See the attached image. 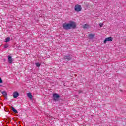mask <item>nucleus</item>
<instances>
[{
    "instance_id": "4",
    "label": "nucleus",
    "mask_w": 126,
    "mask_h": 126,
    "mask_svg": "<svg viewBox=\"0 0 126 126\" xmlns=\"http://www.w3.org/2000/svg\"><path fill=\"white\" fill-rule=\"evenodd\" d=\"M109 41H110V42H112V41H113V37H107V38H105L104 41V43L106 44V43H107V42H108Z\"/></svg>"
},
{
    "instance_id": "11",
    "label": "nucleus",
    "mask_w": 126,
    "mask_h": 126,
    "mask_svg": "<svg viewBox=\"0 0 126 126\" xmlns=\"http://www.w3.org/2000/svg\"><path fill=\"white\" fill-rule=\"evenodd\" d=\"M89 38L90 39H93V38H94V35L92 34H90L89 35Z\"/></svg>"
},
{
    "instance_id": "9",
    "label": "nucleus",
    "mask_w": 126,
    "mask_h": 126,
    "mask_svg": "<svg viewBox=\"0 0 126 126\" xmlns=\"http://www.w3.org/2000/svg\"><path fill=\"white\" fill-rule=\"evenodd\" d=\"M8 61L9 63H12V57L10 55L8 56Z\"/></svg>"
},
{
    "instance_id": "8",
    "label": "nucleus",
    "mask_w": 126,
    "mask_h": 126,
    "mask_svg": "<svg viewBox=\"0 0 126 126\" xmlns=\"http://www.w3.org/2000/svg\"><path fill=\"white\" fill-rule=\"evenodd\" d=\"M64 59L65 60H67V61H69V60H71L72 59V57L70 55H68V56L65 55Z\"/></svg>"
},
{
    "instance_id": "5",
    "label": "nucleus",
    "mask_w": 126,
    "mask_h": 126,
    "mask_svg": "<svg viewBox=\"0 0 126 126\" xmlns=\"http://www.w3.org/2000/svg\"><path fill=\"white\" fill-rule=\"evenodd\" d=\"M18 96H19V93H18V92H17V91L13 92V98H14L15 99H16V98H17Z\"/></svg>"
},
{
    "instance_id": "15",
    "label": "nucleus",
    "mask_w": 126,
    "mask_h": 126,
    "mask_svg": "<svg viewBox=\"0 0 126 126\" xmlns=\"http://www.w3.org/2000/svg\"><path fill=\"white\" fill-rule=\"evenodd\" d=\"M4 48H5V49H6V48H8V44H5V45H4Z\"/></svg>"
},
{
    "instance_id": "17",
    "label": "nucleus",
    "mask_w": 126,
    "mask_h": 126,
    "mask_svg": "<svg viewBox=\"0 0 126 126\" xmlns=\"http://www.w3.org/2000/svg\"><path fill=\"white\" fill-rule=\"evenodd\" d=\"M99 26H100V27H102L103 26V24L100 23V24H99Z\"/></svg>"
},
{
    "instance_id": "7",
    "label": "nucleus",
    "mask_w": 126,
    "mask_h": 126,
    "mask_svg": "<svg viewBox=\"0 0 126 126\" xmlns=\"http://www.w3.org/2000/svg\"><path fill=\"white\" fill-rule=\"evenodd\" d=\"M0 92H1L2 94H3L4 98L7 99V93H6V92L4 91L1 92V91H0Z\"/></svg>"
},
{
    "instance_id": "12",
    "label": "nucleus",
    "mask_w": 126,
    "mask_h": 126,
    "mask_svg": "<svg viewBox=\"0 0 126 126\" xmlns=\"http://www.w3.org/2000/svg\"><path fill=\"white\" fill-rule=\"evenodd\" d=\"M9 41H10V37H7V38H6L5 42L6 43H7L8 42H9Z\"/></svg>"
},
{
    "instance_id": "14",
    "label": "nucleus",
    "mask_w": 126,
    "mask_h": 126,
    "mask_svg": "<svg viewBox=\"0 0 126 126\" xmlns=\"http://www.w3.org/2000/svg\"><path fill=\"white\" fill-rule=\"evenodd\" d=\"M36 66L37 67H40V66L41 65V64H40V63H36Z\"/></svg>"
},
{
    "instance_id": "1",
    "label": "nucleus",
    "mask_w": 126,
    "mask_h": 126,
    "mask_svg": "<svg viewBox=\"0 0 126 126\" xmlns=\"http://www.w3.org/2000/svg\"><path fill=\"white\" fill-rule=\"evenodd\" d=\"M63 28L65 30H69V29H75L76 28V23L74 21H70L69 23H64L63 25Z\"/></svg>"
},
{
    "instance_id": "19",
    "label": "nucleus",
    "mask_w": 126,
    "mask_h": 126,
    "mask_svg": "<svg viewBox=\"0 0 126 126\" xmlns=\"http://www.w3.org/2000/svg\"><path fill=\"white\" fill-rule=\"evenodd\" d=\"M120 91H122V90H120Z\"/></svg>"
},
{
    "instance_id": "18",
    "label": "nucleus",
    "mask_w": 126,
    "mask_h": 126,
    "mask_svg": "<svg viewBox=\"0 0 126 126\" xmlns=\"http://www.w3.org/2000/svg\"><path fill=\"white\" fill-rule=\"evenodd\" d=\"M79 92V94H80V93H81L82 92V91H78Z\"/></svg>"
},
{
    "instance_id": "2",
    "label": "nucleus",
    "mask_w": 126,
    "mask_h": 126,
    "mask_svg": "<svg viewBox=\"0 0 126 126\" xmlns=\"http://www.w3.org/2000/svg\"><path fill=\"white\" fill-rule=\"evenodd\" d=\"M53 101H55V102H57L59 101L60 98H61V96H60V95H59V94L57 93L53 94Z\"/></svg>"
},
{
    "instance_id": "16",
    "label": "nucleus",
    "mask_w": 126,
    "mask_h": 126,
    "mask_svg": "<svg viewBox=\"0 0 126 126\" xmlns=\"http://www.w3.org/2000/svg\"><path fill=\"white\" fill-rule=\"evenodd\" d=\"M0 83H2V79L0 77Z\"/></svg>"
},
{
    "instance_id": "13",
    "label": "nucleus",
    "mask_w": 126,
    "mask_h": 126,
    "mask_svg": "<svg viewBox=\"0 0 126 126\" xmlns=\"http://www.w3.org/2000/svg\"><path fill=\"white\" fill-rule=\"evenodd\" d=\"M88 26V25L87 24H85L83 26V28H84V29H85V28H87V27Z\"/></svg>"
},
{
    "instance_id": "3",
    "label": "nucleus",
    "mask_w": 126,
    "mask_h": 126,
    "mask_svg": "<svg viewBox=\"0 0 126 126\" xmlns=\"http://www.w3.org/2000/svg\"><path fill=\"white\" fill-rule=\"evenodd\" d=\"M74 9L75 11H77V12H79V11H81V9H82V8L81 7V5L77 4L75 6Z\"/></svg>"
},
{
    "instance_id": "6",
    "label": "nucleus",
    "mask_w": 126,
    "mask_h": 126,
    "mask_svg": "<svg viewBox=\"0 0 126 126\" xmlns=\"http://www.w3.org/2000/svg\"><path fill=\"white\" fill-rule=\"evenodd\" d=\"M27 96L31 100H32V99H33V94H32V93H28L27 94Z\"/></svg>"
},
{
    "instance_id": "10",
    "label": "nucleus",
    "mask_w": 126,
    "mask_h": 126,
    "mask_svg": "<svg viewBox=\"0 0 126 126\" xmlns=\"http://www.w3.org/2000/svg\"><path fill=\"white\" fill-rule=\"evenodd\" d=\"M11 108L12 109V110L13 111V112H14V113H15V114L18 113V112L17 111V110H16V109H15V108H14L13 107L11 106Z\"/></svg>"
}]
</instances>
